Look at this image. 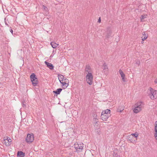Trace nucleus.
Segmentation results:
<instances>
[{
    "label": "nucleus",
    "instance_id": "a211bd4d",
    "mask_svg": "<svg viewBox=\"0 0 157 157\" xmlns=\"http://www.w3.org/2000/svg\"><path fill=\"white\" fill-rule=\"evenodd\" d=\"M62 89L61 88H58L56 90L53 91V92L56 94L58 95L59 94L61 91H62Z\"/></svg>",
    "mask_w": 157,
    "mask_h": 157
},
{
    "label": "nucleus",
    "instance_id": "f03ea898",
    "mask_svg": "<svg viewBox=\"0 0 157 157\" xmlns=\"http://www.w3.org/2000/svg\"><path fill=\"white\" fill-rule=\"evenodd\" d=\"M74 147L77 152H82L84 147V144L80 142H78L74 144Z\"/></svg>",
    "mask_w": 157,
    "mask_h": 157
},
{
    "label": "nucleus",
    "instance_id": "4be33fe9",
    "mask_svg": "<svg viewBox=\"0 0 157 157\" xmlns=\"http://www.w3.org/2000/svg\"><path fill=\"white\" fill-rule=\"evenodd\" d=\"M32 82L33 85L34 86H36L38 83V82L37 80H35L34 81Z\"/></svg>",
    "mask_w": 157,
    "mask_h": 157
},
{
    "label": "nucleus",
    "instance_id": "412c9836",
    "mask_svg": "<svg viewBox=\"0 0 157 157\" xmlns=\"http://www.w3.org/2000/svg\"><path fill=\"white\" fill-rule=\"evenodd\" d=\"M110 110L107 109H106V110H105L104 112H103V113L106 114H108V115H109V116H110Z\"/></svg>",
    "mask_w": 157,
    "mask_h": 157
},
{
    "label": "nucleus",
    "instance_id": "423d86ee",
    "mask_svg": "<svg viewBox=\"0 0 157 157\" xmlns=\"http://www.w3.org/2000/svg\"><path fill=\"white\" fill-rule=\"evenodd\" d=\"M3 143L6 146H8L11 145V140L9 137H7L6 139L4 140Z\"/></svg>",
    "mask_w": 157,
    "mask_h": 157
},
{
    "label": "nucleus",
    "instance_id": "72a5a7b5",
    "mask_svg": "<svg viewBox=\"0 0 157 157\" xmlns=\"http://www.w3.org/2000/svg\"><path fill=\"white\" fill-rule=\"evenodd\" d=\"M116 157H120V156L119 155H117V156H116Z\"/></svg>",
    "mask_w": 157,
    "mask_h": 157
},
{
    "label": "nucleus",
    "instance_id": "b1692460",
    "mask_svg": "<svg viewBox=\"0 0 157 157\" xmlns=\"http://www.w3.org/2000/svg\"><path fill=\"white\" fill-rule=\"evenodd\" d=\"M134 136L135 137H137L138 136V134L137 133H132L131 135H130V136Z\"/></svg>",
    "mask_w": 157,
    "mask_h": 157
},
{
    "label": "nucleus",
    "instance_id": "c85d7f7f",
    "mask_svg": "<svg viewBox=\"0 0 157 157\" xmlns=\"http://www.w3.org/2000/svg\"><path fill=\"white\" fill-rule=\"evenodd\" d=\"M101 18L100 17L98 20V22L100 23L101 22Z\"/></svg>",
    "mask_w": 157,
    "mask_h": 157
},
{
    "label": "nucleus",
    "instance_id": "473e14b6",
    "mask_svg": "<svg viewBox=\"0 0 157 157\" xmlns=\"http://www.w3.org/2000/svg\"><path fill=\"white\" fill-rule=\"evenodd\" d=\"M123 110H120L119 111V112H121L123 111Z\"/></svg>",
    "mask_w": 157,
    "mask_h": 157
},
{
    "label": "nucleus",
    "instance_id": "39448f33",
    "mask_svg": "<svg viewBox=\"0 0 157 157\" xmlns=\"http://www.w3.org/2000/svg\"><path fill=\"white\" fill-rule=\"evenodd\" d=\"M34 140V136L33 134H29L27 135V137L26 138V141L27 143H31Z\"/></svg>",
    "mask_w": 157,
    "mask_h": 157
},
{
    "label": "nucleus",
    "instance_id": "c756f323",
    "mask_svg": "<svg viewBox=\"0 0 157 157\" xmlns=\"http://www.w3.org/2000/svg\"><path fill=\"white\" fill-rule=\"evenodd\" d=\"M10 32L12 33V34L13 33V30L12 29H10Z\"/></svg>",
    "mask_w": 157,
    "mask_h": 157
},
{
    "label": "nucleus",
    "instance_id": "aec40b11",
    "mask_svg": "<svg viewBox=\"0 0 157 157\" xmlns=\"http://www.w3.org/2000/svg\"><path fill=\"white\" fill-rule=\"evenodd\" d=\"M143 35L144 36V37H142V41H143L144 40H145L146 39L147 37V36L146 34H145V33L144 32V33H143Z\"/></svg>",
    "mask_w": 157,
    "mask_h": 157
},
{
    "label": "nucleus",
    "instance_id": "cd10ccee",
    "mask_svg": "<svg viewBox=\"0 0 157 157\" xmlns=\"http://www.w3.org/2000/svg\"><path fill=\"white\" fill-rule=\"evenodd\" d=\"M22 105L23 107H25L26 106V104H24L23 102L22 103Z\"/></svg>",
    "mask_w": 157,
    "mask_h": 157
},
{
    "label": "nucleus",
    "instance_id": "bb28decb",
    "mask_svg": "<svg viewBox=\"0 0 157 157\" xmlns=\"http://www.w3.org/2000/svg\"><path fill=\"white\" fill-rule=\"evenodd\" d=\"M146 17L145 16L141 15L140 17V19L141 21H142V20Z\"/></svg>",
    "mask_w": 157,
    "mask_h": 157
},
{
    "label": "nucleus",
    "instance_id": "393cba45",
    "mask_svg": "<svg viewBox=\"0 0 157 157\" xmlns=\"http://www.w3.org/2000/svg\"><path fill=\"white\" fill-rule=\"evenodd\" d=\"M42 7L43 9L46 11H48V9L47 7L44 6V5H42Z\"/></svg>",
    "mask_w": 157,
    "mask_h": 157
},
{
    "label": "nucleus",
    "instance_id": "dca6fc26",
    "mask_svg": "<svg viewBox=\"0 0 157 157\" xmlns=\"http://www.w3.org/2000/svg\"><path fill=\"white\" fill-rule=\"evenodd\" d=\"M25 153L22 151H18L17 153V157H24Z\"/></svg>",
    "mask_w": 157,
    "mask_h": 157
},
{
    "label": "nucleus",
    "instance_id": "2f4dec72",
    "mask_svg": "<svg viewBox=\"0 0 157 157\" xmlns=\"http://www.w3.org/2000/svg\"><path fill=\"white\" fill-rule=\"evenodd\" d=\"M154 82L155 83H157V78L155 80Z\"/></svg>",
    "mask_w": 157,
    "mask_h": 157
},
{
    "label": "nucleus",
    "instance_id": "2eb2a0df",
    "mask_svg": "<svg viewBox=\"0 0 157 157\" xmlns=\"http://www.w3.org/2000/svg\"><path fill=\"white\" fill-rule=\"evenodd\" d=\"M44 63L46 65L47 67L49 68L50 69L52 70L53 69L54 67L52 64L48 63L46 61H45Z\"/></svg>",
    "mask_w": 157,
    "mask_h": 157
},
{
    "label": "nucleus",
    "instance_id": "9b49d317",
    "mask_svg": "<svg viewBox=\"0 0 157 157\" xmlns=\"http://www.w3.org/2000/svg\"><path fill=\"white\" fill-rule=\"evenodd\" d=\"M107 35L106 36V37L107 38H109L111 36L112 33V31L110 27L107 28Z\"/></svg>",
    "mask_w": 157,
    "mask_h": 157
},
{
    "label": "nucleus",
    "instance_id": "ddd939ff",
    "mask_svg": "<svg viewBox=\"0 0 157 157\" xmlns=\"http://www.w3.org/2000/svg\"><path fill=\"white\" fill-rule=\"evenodd\" d=\"M119 72L121 75L122 81L124 82H125V75L123 71L121 69H120L119 71Z\"/></svg>",
    "mask_w": 157,
    "mask_h": 157
},
{
    "label": "nucleus",
    "instance_id": "5701e85b",
    "mask_svg": "<svg viewBox=\"0 0 157 157\" xmlns=\"http://www.w3.org/2000/svg\"><path fill=\"white\" fill-rule=\"evenodd\" d=\"M4 22L6 25L9 26L8 23H9L8 20H6V18H4Z\"/></svg>",
    "mask_w": 157,
    "mask_h": 157
},
{
    "label": "nucleus",
    "instance_id": "7c9ffc66",
    "mask_svg": "<svg viewBox=\"0 0 157 157\" xmlns=\"http://www.w3.org/2000/svg\"><path fill=\"white\" fill-rule=\"evenodd\" d=\"M54 55V54L53 55L52 54L50 56V58H52L53 57V56Z\"/></svg>",
    "mask_w": 157,
    "mask_h": 157
},
{
    "label": "nucleus",
    "instance_id": "f3484780",
    "mask_svg": "<svg viewBox=\"0 0 157 157\" xmlns=\"http://www.w3.org/2000/svg\"><path fill=\"white\" fill-rule=\"evenodd\" d=\"M30 78L31 81L33 82L35 80H37V78L36 77V75L34 73H32L30 75Z\"/></svg>",
    "mask_w": 157,
    "mask_h": 157
},
{
    "label": "nucleus",
    "instance_id": "1a4fd4ad",
    "mask_svg": "<svg viewBox=\"0 0 157 157\" xmlns=\"http://www.w3.org/2000/svg\"><path fill=\"white\" fill-rule=\"evenodd\" d=\"M109 116V115H108V114L103 113V112L101 113V117L103 121H106Z\"/></svg>",
    "mask_w": 157,
    "mask_h": 157
},
{
    "label": "nucleus",
    "instance_id": "f8f14e48",
    "mask_svg": "<svg viewBox=\"0 0 157 157\" xmlns=\"http://www.w3.org/2000/svg\"><path fill=\"white\" fill-rule=\"evenodd\" d=\"M60 83L63 86V89H66L69 85L68 82H67V81L60 82Z\"/></svg>",
    "mask_w": 157,
    "mask_h": 157
},
{
    "label": "nucleus",
    "instance_id": "a878e982",
    "mask_svg": "<svg viewBox=\"0 0 157 157\" xmlns=\"http://www.w3.org/2000/svg\"><path fill=\"white\" fill-rule=\"evenodd\" d=\"M136 63L138 65H139L140 63V62L139 60H136Z\"/></svg>",
    "mask_w": 157,
    "mask_h": 157
},
{
    "label": "nucleus",
    "instance_id": "0eeeda50",
    "mask_svg": "<svg viewBox=\"0 0 157 157\" xmlns=\"http://www.w3.org/2000/svg\"><path fill=\"white\" fill-rule=\"evenodd\" d=\"M58 77L60 82L66 81H67V82H69L68 80L61 74H59Z\"/></svg>",
    "mask_w": 157,
    "mask_h": 157
},
{
    "label": "nucleus",
    "instance_id": "4468645a",
    "mask_svg": "<svg viewBox=\"0 0 157 157\" xmlns=\"http://www.w3.org/2000/svg\"><path fill=\"white\" fill-rule=\"evenodd\" d=\"M155 133L154 134V136L156 140H157V121H156L155 123Z\"/></svg>",
    "mask_w": 157,
    "mask_h": 157
},
{
    "label": "nucleus",
    "instance_id": "20e7f679",
    "mask_svg": "<svg viewBox=\"0 0 157 157\" xmlns=\"http://www.w3.org/2000/svg\"><path fill=\"white\" fill-rule=\"evenodd\" d=\"M86 76V80L87 83L90 85L93 83V76L92 73L87 74Z\"/></svg>",
    "mask_w": 157,
    "mask_h": 157
},
{
    "label": "nucleus",
    "instance_id": "6e6552de",
    "mask_svg": "<svg viewBox=\"0 0 157 157\" xmlns=\"http://www.w3.org/2000/svg\"><path fill=\"white\" fill-rule=\"evenodd\" d=\"M102 68L103 69V71L104 73L105 74H106L108 71V68L106 64L105 63H104L102 66Z\"/></svg>",
    "mask_w": 157,
    "mask_h": 157
},
{
    "label": "nucleus",
    "instance_id": "9d476101",
    "mask_svg": "<svg viewBox=\"0 0 157 157\" xmlns=\"http://www.w3.org/2000/svg\"><path fill=\"white\" fill-rule=\"evenodd\" d=\"M85 72L87 74L92 73V71L91 68L89 65H87L85 68Z\"/></svg>",
    "mask_w": 157,
    "mask_h": 157
},
{
    "label": "nucleus",
    "instance_id": "f257e3e1",
    "mask_svg": "<svg viewBox=\"0 0 157 157\" xmlns=\"http://www.w3.org/2000/svg\"><path fill=\"white\" fill-rule=\"evenodd\" d=\"M144 105V104L141 101L138 102L135 105V107L132 109L133 112L137 113L140 112L142 109Z\"/></svg>",
    "mask_w": 157,
    "mask_h": 157
},
{
    "label": "nucleus",
    "instance_id": "7ed1b4c3",
    "mask_svg": "<svg viewBox=\"0 0 157 157\" xmlns=\"http://www.w3.org/2000/svg\"><path fill=\"white\" fill-rule=\"evenodd\" d=\"M150 94H149L150 98L152 100H154L157 98V91L154 90L152 88L150 89Z\"/></svg>",
    "mask_w": 157,
    "mask_h": 157
},
{
    "label": "nucleus",
    "instance_id": "6ab92c4d",
    "mask_svg": "<svg viewBox=\"0 0 157 157\" xmlns=\"http://www.w3.org/2000/svg\"><path fill=\"white\" fill-rule=\"evenodd\" d=\"M50 44L51 45L52 47L53 48H56L58 45V44L56 43L55 42H51L50 43Z\"/></svg>",
    "mask_w": 157,
    "mask_h": 157
}]
</instances>
